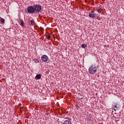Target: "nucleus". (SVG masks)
<instances>
[{
  "mask_svg": "<svg viewBox=\"0 0 124 124\" xmlns=\"http://www.w3.org/2000/svg\"><path fill=\"white\" fill-rule=\"evenodd\" d=\"M31 25H32V26H33V25H34V22H33V21L31 20Z\"/></svg>",
  "mask_w": 124,
  "mask_h": 124,
  "instance_id": "obj_15",
  "label": "nucleus"
},
{
  "mask_svg": "<svg viewBox=\"0 0 124 124\" xmlns=\"http://www.w3.org/2000/svg\"><path fill=\"white\" fill-rule=\"evenodd\" d=\"M95 16H96V14L93 11L89 14V17L90 18H95Z\"/></svg>",
  "mask_w": 124,
  "mask_h": 124,
  "instance_id": "obj_5",
  "label": "nucleus"
},
{
  "mask_svg": "<svg viewBox=\"0 0 124 124\" xmlns=\"http://www.w3.org/2000/svg\"><path fill=\"white\" fill-rule=\"evenodd\" d=\"M34 8L35 9V13H39L42 10V7L40 5H34Z\"/></svg>",
  "mask_w": 124,
  "mask_h": 124,
  "instance_id": "obj_3",
  "label": "nucleus"
},
{
  "mask_svg": "<svg viewBox=\"0 0 124 124\" xmlns=\"http://www.w3.org/2000/svg\"><path fill=\"white\" fill-rule=\"evenodd\" d=\"M97 70V68L96 66L92 65L89 68V73H90V74H94Z\"/></svg>",
  "mask_w": 124,
  "mask_h": 124,
  "instance_id": "obj_1",
  "label": "nucleus"
},
{
  "mask_svg": "<svg viewBox=\"0 0 124 124\" xmlns=\"http://www.w3.org/2000/svg\"><path fill=\"white\" fill-rule=\"evenodd\" d=\"M41 60L42 62H45L48 61V56L47 55H43L41 57Z\"/></svg>",
  "mask_w": 124,
  "mask_h": 124,
  "instance_id": "obj_4",
  "label": "nucleus"
},
{
  "mask_svg": "<svg viewBox=\"0 0 124 124\" xmlns=\"http://www.w3.org/2000/svg\"><path fill=\"white\" fill-rule=\"evenodd\" d=\"M62 124H71V121L69 120H66Z\"/></svg>",
  "mask_w": 124,
  "mask_h": 124,
  "instance_id": "obj_7",
  "label": "nucleus"
},
{
  "mask_svg": "<svg viewBox=\"0 0 124 124\" xmlns=\"http://www.w3.org/2000/svg\"><path fill=\"white\" fill-rule=\"evenodd\" d=\"M81 47L82 48H83L84 49H85V47H87V45H86L85 44H83L82 45H81Z\"/></svg>",
  "mask_w": 124,
  "mask_h": 124,
  "instance_id": "obj_14",
  "label": "nucleus"
},
{
  "mask_svg": "<svg viewBox=\"0 0 124 124\" xmlns=\"http://www.w3.org/2000/svg\"><path fill=\"white\" fill-rule=\"evenodd\" d=\"M35 78L37 79L38 80H39V79L41 78V75L40 74H38L36 76Z\"/></svg>",
  "mask_w": 124,
  "mask_h": 124,
  "instance_id": "obj_9",
  "label": "nucleus"
},
{
  "mask_svg": "<svg viewBox=\"0 0 124 124\" xmlns=\"http://www.w3.org/2000/svg\"><path fill=\"white\" fill-rule=\"evenodd\" d=\"M20 24L22 26V27H25V23L24 22V20H23L22 19L20 20Z\"/></svg>",
  "mask_w": 124,
  "mask_h": 124,
  "instance_id": "obj_10",
  "label": "nucleus"
},
{
  "mask_svg": "<svg viewBox=\"0 0 124 124\" xmlns=\"http://www.w3.org/2000/svg\"><path fill=\"white\" fill-rule=\"evenodd\" d=\"M112 107L114 108V111H116V110H118V109H119V105L115 103L113 105Z\"/></svg>",
  "mask_w": 124,
  "mask_h": 124,
  "instance_id": "obj_6",
  "label": "nucleus"
},
{
  "mask_svg": "<svg viewBox=\"0 0 124 124\" xmlns=\"http://www.w3.org/2000/svg\"><path fill=\"white\" fill-rule=\"evenodd\" d=\"M0 22L2 23V24H4L5 20H4V19L2 18V17H0Z\"/></svg>",
  "mask_w": 124,
  "mask_h": 124,
  "instance_id": "obj_8",
  "label": "nucleus"
},
{
  "mask_svg": "<svg viewBox=\"0 0 124 124\" xmlns=\"http://www.w3.org/2000/svg\"><path fill=\"white\" fill-rule=\"evenodd\" d=\"M102 10H103L102 8H99L97 10V12L99 13H101L102 12Z\"/></svg>",
  "mask_w": 124,
  "mask_h": 124,
  "instance_id": "obj_13",
  "label": "nucleus"
},
{
  "mask_svg": "<svg viewBox=\"0 0 124 124\" xmlns=\"http://www.w3.org/2000/svg\"><path fill=\"white\" fill-rule=\"evenodd\" d=\"M33 61L34 62H35V63H37V62H39V60L37 59H34Z\"/></svg>",
  "mask_w": 124,
  "mask_h": 124,
  "instance_id": "obj_11",
  "label": "nucleus"
},
{
  "mask_svg": "<svg viewBox=\"0 0 124 124\" xmlns=\"http://www.w3.org/2000/svg\"><path fill=\"white\" fill-rule=\"evenodd\" d=\"M27 11L29 14H34V13H35L34 6H30L28 7Z\"/></svg>",
  "mask_w": 124,
  "mask_h": 124,
  "instance_id": "obj_2",
  "label": "nucleus"
},
{
  "mask_svg": "<svg viewBox=\"0 0 124 124\" xmlns=\"http://www.w3.org/2000/svg\"><path fill=\"white\" fill-rule=\"evenodd\" d=\"M88 120H89V121H91V119L90 117L88 118Z\"/></svg>",
  "mask_w": 124,
  "mask_h": 124,
  "instance_id": "obj_16",
  "label": "nucleus"
},
{
  "mask_svg": "<svg viewBox=\"0 0 124 124\" xmlns=\"http://www.w3.org/2000/svg\"><path fill=\"white\" fill-rule=\"evenodd\" d=\"M46 37L47 39H50L51 38V36L50 34H47L46 36Z\"/></svg>",
  "mask_w": 124,
  "mask_h": 124,
  "instance_id": "obj_12",
  "label": "nucleus"
}]
</instances>
